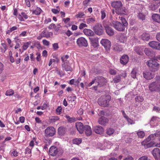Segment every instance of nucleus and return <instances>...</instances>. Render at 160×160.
Listing matches in <instances>:
<instances>
[{
	"label": "nucleus",
	"mask_w": 160,
	"mask_h": 160,
	"mask_svg": "<svg viewBox=\"0 0 160 160\" xmlns=\"http://www.w3.org/2000/svg\"><path fill=\"white\" fill-rule=\"evenodd\" d=\"M122 23L120 22L113 21L110 23L111 26L113 27L117 30L122 31L125 30V27L128 25V23L125 19L122 17L121 19Z\"/></svg>",
	"instance_id": "f257e3e1"
},
{
	"label": "nucleus",
	"mask_w": 160,
	"mask_h": 160,
	"mask_svg": "<svg viewBox=\"0 0 160 160\" xmlns=\"http://www.w3.org/2000/svg\"><path fill=\"white\" fill-rule=\"evenodd\" d=\"M146 64L149 68L150 71L152 72L157 71L160 67V64L154 59L148 60L146 62Z\"/></svg>",
	"instance_id": "f03ea898"
},
{
	"label": "nucleus",
	"mask_w": 160,
	"mask_h": 160,
	"mask_svg": "<svg viewBox=\"0 0 160 160\" xmlns=\"http://www.w3.org/2000/svg\"><path fill=\"white\" fill-rule=\"evenodd\" d=\"M111 99V96L109 95L102 96L98 98V103L99 105L102 107H108L109 105V102Z\"/></svg>",
	"instance_id": "7ed1b4c3"
},
{
	"label": "nucleus",
	"mask_w": 160,
	"mask_h": 160,
	"mask_svg": "<svg viewBox=\"0 0 160 160\" xmlns=\"http://www.w3.org/2000/svg\"><path fill=\"white\" fill-rule=\"evenodd\" d=\"M96 82L97 83L96 86L93 87V88L96 90H97L98 88H100L104 86L107 82V80L103 77L99 76L95 78Z\"/></svg>",
	"instance_id": "20e7f679"
},
{
	"label": "nucleus",
	"mask_w": 160,
	"mask_h": 160,
	"mask_svg": "<svg viewBox=\"0 0 160 160\" xmlns=\"http://www.w3.org/2000/svg\"><path fill=\"white\" fill-rule=\"evenodd\" d=\"M153 135H150L147 139L142 142V145L144 146V147L146 148L154 146H156V144H155L153 141L150 142V141L152 139V137H153Z\"/></svg>",
	"instance_id": "39448f33"
},
{
	"label": "nucleus",
	"mask_w": 160,
	"mask_h": 160,
	"mask_svg": "<svg viewBox=\"0 0 160 160\" xmlns=\"http://www.w3.org/2000/svg\"><path fill=\"white\" fill-rule=\"evenodd\" d=\"M102 25L104 27L107 34L109 36H112L114 35V32L113 29L109 26L111 25L108 22L104 21L102 22Z\"/></svg>",
	"instance_id": "423d86ee"
},
{
	"label": "nucleus",
	"mask_w": 160,
	"mask_h": 160,
	"mask_svg": "<svg viewBox=\"0 0 160 160\" xmlns=\"http://www.w3.org/2000/svg\"><path fill=\"white\" fill-rule=\"evenodd\" d=\"M148 88L151 92H158L160 90V82L157 81L152 82L150 84Z\"/></svg>",
	"instance_id": "0eeeda50"
},
{
	"label": "nucleus",
	"mask_w": 160,
	"mask_h": 160,
	"mask_svg": "<svg viewBox=\"0 0 160 160\" xmlns=\"http://www.w3.org/2000/svg\"><path fill=\"white\" fill-rule=\"evenodd\" d=\"M56 133L55 129L52 127H48L45 131V136L46 137L53 136Z\"/></svg>",
	"instance_id": "6e6552de"
},
{
	"label": "nucleus",
	"mask_w": 160,
	"mask_h": 160,
	"mask_svg": "<svg viewBox=\"0 0 160 160\" xmlns=\"http://www.w3.org/2000/svg\"><path fill=\"white\" fill-rule=\"evenodd\" d=\"M77 43L78 46L80 47H86L88 46V42L85 38L81 37L79 38L77 40Z\"/></svg>",
	"instance_id": "1a4fd4ad"
},
{
	"label": "nucleus",
	"mask_w": 160,
	"mask_h": 160,
	"mask_svg": "<svg viewBox=\"0 0 160 160\" xmlns=\"http://www.w3.org/2000/svg\"><path fill=\"white\" fill-rule=\"evenodd\" d=\"M93 30L96 34L99 35H102L103 33V28L100 24H97L93 27Z\"/></svg>",
	"instance_id": "9d476101"
},
{
	"label": "nucleus",
	"mask_w": 160,
	"mask_h": 160,
	"mask_svg": "<svg viewBox=\"0 0 160 160\" xmlns=\"http://www.w3.org/2000/svg\"><path fill=\"white\" fill-rule=\"evenodd\" d=\"M160 6V1L159 0L154 1L149 6L150 10L155 11Z\"/></svg>",
	"instance_id": "9b49d317"
},
{
	"label": "nucleus",
	"mask_w": 160,
	"mask_h": 160,
	"mask_svg": "<svg viewBox=\"0 0 160 160\" xmlns=\"http://www.w3.org/2000/svg\"><path fill=\"white\" fill-rule=\"evenodd\" d=\"M143 75L144 78L148 80L152 79L154 77V74L148 71H145L143 72Z\"/></svg>",
	"instance_id": "f8f14e48"
},
{
	"label": "nucleus",
	"mask_w": 160,
	"mask_h": 160,
	"mask_svg": "<svg viewBox=\"0 0 160 160\" xmlns=\"http://www.w3.org/2000/svg\"><path fill=\"white\" fill-rule=\"evenodd\" d=\"M142 11L141 12H138L137 15V17L139 19L143 21L145 20L146 17L147 15L148 12L146 10L143 12Z\"/></svg>",
	"instance_id": "ddd939ff"
},
{
	"label": "nucleus",
	"mask_w": 160,
	"mask_h": 160,
	"mask_svg": "<svg viewBox=\"0 0 160 160\" xmlns=\"http://www.w3.org/2000/svg\"><path fill=\"white\" fill-rule=\"evenodd\" d=\"M91 45L94 48L97 47L98 46V38L96 37H90L89 38Z\"/></svg>",
	"instance_id": "4468645a"
},
{
	"label": "nucleus",
	"mask_w": 160,
	"mask_h": 160,
	"mask_svg": "<svg viewBox=\"0 0 160 160\" xmlns=\"http://www.w3.org/2000/svg\"><path fill=\"white\" fill-rule=\"evenodd\" d=\"M101 43L106 49H109L111 47V42L108 39H102Z\"/></svg>",
	"instance_id": "2eb2a0df"
},
{
	"label": "nucleus",
	"mask_w": 160,
	"mask_h": 160,
	"mask_svg": "<svg viewBox=\"0 0 160 160\" xmlns=\"http://www.w3.org/2000/svg\"><path fill=\"white\" fill-rule=\"evenodd\" d=\"M152 153L156 160H160V150L159 149L154 148Z\"/></svg>",
	"instance_id": "dca6fc26"
},
{
	"label": "nucleus",
	"mask_w": 160,
	"mask_h": 160,
	"mask_svg": "<svg viewBox=\"0 0 160 160\" xmlns=\"http://www.w3.org/2000/svg\"><path fill=\"white\" fill-rule=\"evenodd\" d=\"M93 130L95 133L98 134L102 133L104 131L102 127L99 125L93 127Z\"/></svg>",
	"instance_id": "f3484780"
},
{
	"label": "nucleus",
	"mask_w": 160,
	"mask_h": 160,
	"mask_svg": "<svg viewBox=\"0 0 160 160\" xmlns=\"http://www.w3.org/2000/svg\"><path fill=\"white\" fill-rule=\"evenodd\" d=\"M115 12L118 14H127V10L125 7H121L118 9H116Z\"/></svg>",
	"instance_id": "a211bd4d"
},
{
	"label": "nucleus",
	"mask_w": 160,
	"mask_h": 160,
	"mask_svg": "<svg viewBox=\"0 0 160 160\" xmlns=\"http://www.w3.org/2000/svg\"><path fill=\"white\" fill-rule=\"evenodd\" d=\"M98 122L101 125L106 126L108 122V120L106 117H102L99 118Z\"/></svg>",
	"instance_id": "6ab92c4d"
},
{
	"label": "nucleus",
	"mask_w": 160,
	"mask_h": 160,
	"mask_svg": "<svg viewBox=\"0 0 160 160\" xmlns=\"http://www.w3.org/2000/svg\"><path fill=\"white\" fill-rule=\"evenodd\" d=\"M77 130L80 133H82L84 131L83 125L81 122H77L75 124Z\"/></svg>",
	"instance_id": "aec40b11"
},
{
	"label": "nucleus",
	"mask_w": 160,
	"mask_h": 160,
	"mask_svg": "<svg viewBox=\"0 0 160 160\" xmlns=\"http://www.w3.org/2000/svg\"><path fill=\"white\" fill-rule=\"evenodd\" d=\"M57 148L54 146H52L49 149V153L52 156H55L58 152Z\"/></svg>",
	"instance_id": "412c9836"
},
{
	"label": "nucleus",
	"mask_w": 160,
	"mask_h": 160,
	"mask_svg": "<svg viewBox=\"0 0 160 160\" xmlns=\"http://www.w3.org/2000/svg\"><path fill=\"white\" fill-rule=\"evenodd\" d=\"M129 61V57L127 55H123L121 57L120 59L121 63L123 65H125Z\"/></svg>",
	"instance_id": "4be33fe9"
},
{
	"label": "nucleus",
	"mask_w": 160,
	"mask_h": 160,
	"mask_svg": "<svg viewBox=\"0 0 160 160\" xmlns=\"http://www.w3.org/2000/svg\"><path fill=\"white\" fill-rule=\"evenodd\" d=\"M53 33L51 32H48L46 29L44 30L41 33V35L43 37L47 38H49L52 36Z\"/></svg>",
	"instance_id": "5701e85b"
},
{
	"label": "nucleus",
	"mask_w": 160,
	"mask_h": 160,
	"mask_svg": "<svg viewBox=\"0 0 160 160\" xmlns=\"http://www.w3.org/2000/svg\"><path fill=\"white\" fill-rule=\"evenodd\" d=\"M111 5L113 7L118 9L122 7V4L121 1H116L112 2Z\"/></svg>",
	"instance_id": "b1692460"
},
{
	"label": "nucleus",
	"mask_w": 160,
	"mask_h": 160,
	"mask_svg": "<svg viewBox=\"0 0 160 160\" xmlns=\"http://www.w3.org/2000/svg\"><path fill=\"white\" fill-rule=\"evenodd\" d=\"M144 52L145 54L148 56L152 57L155 55L154 52L150 48H145Z\"/></svg>",
	"instance_id": "393cba45"
},
{
	"label": "nucleus",
	"mask_w": 160,
	"mask_h": 160,
	"mask_svg": "<svg viewBox=\"0 0 160 160\" xmlns=\"http://www.w3.org/2000/svg\"><path fill=\"white\" fill-rule=\"evenodd\" d=\"M84 130L87 136L90 135L92 133V131L91 127L88 125L84 126Z\"/></svg>",
	"instance_id": "a878e982"
},
{
	"label": "nucleus",
	"mask_w": 160,
	"mask_h": 160,
	"mask_svg": "<svg viewBox=\"0 0 160 160\" xmlns=\"http://www.w3.org/2000/svg\"><path fill=\"white\" fill-rule=\"evenodd\" d=\"M152 18L155 22L160 23V15L158 14H153L152 16Z\"/></svg>",
	"instance_id": "bb28decb"
},
{
	"label": "nucleus",
	"mask_w": 160,
	"mask_h": 160,
	"mask_svg": "<svg viewBox=\"0 0 160 160\" xmlns=\"http://www.w3.org/2000/svg\"><path fill=\"white\" fill-rule=\"evenodd\" d=\"M140 38L143 40L148 41L150 39V37L149 33L145 32L143 33Z\"/></svg>",
	"instance_id": "cd10ccee"
},
{
	"label": "nucleus",
	"mask_w": 160,
	"mask_h": 160,
	"mask_svg": "<svg viewBox=\"0 0 160 160\" xmlns=\"http://www.w3.org/2000/svg\"><path fill=\"white\" fill-rule=\"evenodd\" d=\"M118 39L120 42L124 43L126 41L127 37L125 35L121 34L118 36Z\"/></svg>",
	"instance_id": "c85d7f7f"
},
{
	"label": "nucleus",
	"mask_w": 160,
	"mask_h": 160,
	"mask_svg": "<svg viewBox=\"0 0 160 160\" xmlns=\"http://www.w3.org/2000/svg\"><path fill=\"white\" fill-rule=\"evenodd\" d=\"M83 32L86 35L89 36H92L94 35V33L92 30L86 28L83 30Z\"/></svg>",
	"instance_id": "c756f323"
},
{
	"label": "nucleus",
	"mask_w": 160,
	"mask_h": 160,
	"mask_svg": "<svg viewBox=\"0 0 160 160\" xmlns=\"http://www.w3.org/2000/svg\"><path fill=\"white\" fill-rule=\"evenodd\" d=\"M66 63V62H65L62 64L63 69L65 70L66 71H72V68L70 66L68 65Z\"/></svg>",
	"instance_id": "7c9ffc66"
},
{
	"label": "nucleus",
	"mask_w": 160,
	"mask_h": 160,
	"mask_svg": "<svg viewBox=\"0 0 160 160\" xmlns=\"http://www.w3.org/2000/svg\"><path fill=\"white\" fill-rule=\"evenodd\" d=\"M66 132V129L64 127H61L58 128V134L60 136L64 135Z\"/></svg>",
	"instance_id": "2f4dec72"
},
{
	"label": "nucleus",
	"mask_w": 160,
	"mask_h": 160,
	"mask_svg": "<svg viewBox=\"0 0 160 160\" xmlns=\"http://www.w3.org/2000/svg\"><path fill=\"white\" fill-rule=\"evenodd\" d=\"M158 44V42L155 41H151L149 43V45L150 47L156 49L157 47L156 45H157Z\"/></svg>",
	"instance_id": "473e14b6"
},
{
	"label": "nucleus",
	"mask_w": 160,
	"mask_h": 160,
	"mask_svg": "<svg viewBox=\"0 0 160 160\" xmlns=\"http://www.w3.org/2000/svg\"><path fill=\"white\" fill-rule=\"evenodd\" d=\"M114 132L115 130L114 129L109 128L107 129L106 133L108 135L110 136L114 133Z\"/></svg>",
	"instance_id": "72a5a7b5"
},
{
	"label": "nucleus",
	"mask_w": 160,
	"mask_h": 160,
	"mask_svg": "<svg viewBox=\"0 0 160 160\" xmlns=\"http://www.w3.org/2000/svg\"><path fill=\"white\" fill-rule=\"evenodd\" d=\"M69 57V56L68 55L63 56L61 57V60L63 63L66 62V63H68L69 61H67V60Z\"/></svg>",
	"instance_id": "f704fd0d"
},
{
	"label": "nucleus",
	"mask_w": 160,
	"mask_h": 160,
	"mask_svg": "<svg viewBox=\"0 0 160 160\" xmlns=\"http://www.w3.org/2000/svg\"><path fill=\"white\" fill-rule=\"evenodd\" d=\"M121 80V77L120 75H117L113 78V81L114 83H118Z\"/></svg>",
	"instance_id": "c9c22d12"
},
{
	"label": "nucleus",
	"mask_w": 160,
	"mask_h": 160,
	"mask_svg": "<svg viewBox=\"0 0 160 160\" xmlns=\"http://www.w3.org/2000/svg\"><path fill=\"white\" fill-rule=\"evenodd\" d=\"M137 134L139 138H142L145 135V133L142 131H138L137 132Z\"/></svg>",
	"instance_id": "e433bc0d"
},
{
	"label": "nucleus",
	"mask_w": 160,
	"mask_h": 160,
	"mask_svg": "<svg viewBox=\"0 0 160 160\" xmlns=\"http://www.w3.org/2000/svg\"><path fill=\"white\" fill-rule=\"evenodd\" d=\"M41 11L40 8H37L34 11H33L32 13L36 15H39L40 14Z\"/></svg>",
	"instance_id": "4c0bfd02"
},
{
	"label": "nucleus",
	"mask_w": 160,
	"mask_h": 160,
	"mask_svg": "<svg viewBox=\"0 0 160 160\" xmlns=\"http://www.w3.org/2000/svg\"><path fill=\"white\" fill-rule=\"evenodd\" d=\"M135 101L136 102H142L143 100V98L142 96H138L135 98Z\"/></svg>",
	"instance_id": "58836bf2"
},
{
	"label": "nucleus",
	"mask_w": 160,
	"mask_h": 160,
	"mask_svg": "<svg viewBox=\"0 0 160 160\" xmlns=\"http://www.w3.org/2000/svg\"><path fill=\"white\" fill-rule=\"evenodd\" d=\"M31 43V42L24 43V44L22 46L23 50H26L28 47L29 45Z\"/></svg>",
	"instance_id": "ea45409f"
},
{
	"label": "nucleus",
	"mask_w": 160,
	"mask_h": 160,
	"mask_svg": "<svg viewBox=\"0 0 160 160\" xmlns=\"http://www.w3.org/2000/svg\"><path fill=\"white\" fill-rule=\"evenodd\" d=\"M73 143L77 145L79 144L81 142V140L78 138H75L73 140Z\"/></svg>",
	"instance_id": "a19ab883"
},
{
	"label": "nucleus",
	"mask_w": 160,
	"mask_h": 160,
	"mask_svg": "<svg viewBox=\"0 0 160 160\" xmlns=\"http://www.w3.org/2000/svg\"><path fill=\"white\" fill-rule=\"evenodd\" d=\"M137 70L136 69H133L131 73V76L133 78H136V74Z\"/></svg>",
	"instance_id": "79ce46f5"
},
{
	"label": "nucleus",
	"mask_w": 160,
	"mask_h": 160,
	"mask_svg": "<svg viewBox=\"0 0 160 160\" xmlns=\"http://www.w3.org/2000/svg\"><path fill=\"white\" fill-rule=\"evenodd\" d=\"M85 14L83 12H80L78 14H76L75 17L77 18H81L83 17Z\"/></svg>",
	"instance_id": "37998d69"
},
{
	"label": "nucleus",
	"mask_w": 160,
	"mask_h": 160,
	"mask_svg": "<svg viewBox=\"0 0 160 160\" xmlns=\"http://www.w3.org/2000/svg\"><path fill=\"white\" fill-rule=\"evenodd\" d=\"M114 48L115 50L117 51H120L122 50L121 46L117 44L114 46Z\"/></svg>",
	"instance_id": "c03bdc74"
},
{
	"label": "nucleus",
	"mask_w": 160,
	"mask_h": 160,
	"mask_svg": "<svg viewBox=\"0 0 160 160\" xmlns=\"http://www.w3.org/2000/svg\"><path fill=\"white\" fill-rule=\"evenodd\" d=\"M59 119V118L58 116H52L50 118L51 121L53 122H55Z\"/></svg>",
	"instance_id": "a18cd8bd"
},
{
	"label": "nucleus",
	"mask_w": 160,
	"mask_h": 160,
	"mask_svg": "<svg viewBox=\"0 0 160 160\" xmlns=\"http://www.w3.org/2000/svg\"><path fill=\"white\" fill-rule=\"evenodd\" d=\"M153 135V137H152V139H154L155 137H157L160 136V131H157L154 134H151Z\"/></svg>",
	"instance_id": "49530a36"
},
{
	"label": "nucleus",
	"mask_w": 160,
	"mask_h": 160,
	"mask_svg": "<svg viewBox=\"0 0 160 160\" xmlns=\"http://www.w3.org/2000/svg\"><path fill=\"white\" fill-rule=\"evenodd\" d=\"M14 93L13 91L12 90H9L6 91V95L7 96H11Z\"/></svg>",
	"instance_id": "de8ad7c7"
},
{
	"label": "nucleus",
	"mask_w": 160,
	"mask_h": 160,
	"mask_svg": "<svg viewBox=\"0 0 160 160\" xmlns=\"http://www.w3.org/2000/svg\"><path fill=\"white\" fill-rule=\"evenodd\" d=\"M135 51L136 52L138 55H142L143 54V53L141 50L139 48H137L135 49Z\"/></svg>",
	"instance_id": "09e8293b"
},
{
	"label": "nucleus",
	"mask_w": 160,
	"mask_h": 160,
	"mask_svg": "<svg viewBox=\"0 0 160 160\" xmlns=\"http://www.w3.org/2000/svg\"><path fill=\"white\" fill-rule=\"evenodd\" d=\"M95 21V19L93 18H90L86 20L87 23L88 24L90 23L91 22H93Z\"/></svg>",
	"instance_id": "8fccbe9b"
},
{
	"label": "nucleus",
	"mask_w": 160,
	"mask_h": 160,
	"mask_svg": "<svg viewBox=\"0 0 160 160\" xmlns=\"http://www.w3.org/2000/svg\"><path fill=\"white\" fill-rule=\"evenodd\" d=\"M34 44L35 47H37V48L38 49H39L41 48V47L39 42L37 41V42H34Z\"/></svg>",
	"instance_id": "3c124183"
},
{
	"label": "nucleus",
	"mask_w": 160,
	"mask_h": 160,
	"mask_svg": "<svg viewBox=\"0 0 160 160\" xmlns=\"http://www.w3.org/2000/svg\"><path fill=\"white\" fill-rule=\"evenodd\" d=\"M101 13V19H103L106 16V13L105 12V11L104 10H102Z\"/></svg>",
	"instance_id": "603ef678"
},
{
	"label": "nucleus",
	"mask_w": 160,
	"mask_h": 160,
	"mask_svg": "<svg viewBox=\"0 0 160 160\" xmlns=\"http://www.w3.org/2000/svg\"><path fill=\"white\" fill-rule=\"evenodd\" d=\"M66 118L68 119V121L71 122H74L75 118H70L69 116L66 115Z\"/></svg>",
	"instance_id": "864d4df0"
},
{
	"label": "nucleus",
	"mask_w": 160,
	"mask_h": 160,
	"mask_svg": "<svg viewBox=\"0 0 160 160\" xmlns=\"http://www.w3.org/2000/svg\"><path fill=\"white\" fill-rule=\"evenodd\" d=\"M88 26L87 25H86V24L84 23H81L79 26V28L80 29H82L83 28L87 27Z\"/></svg>",
	"instance_id": "5fc2aeb1"
},
{
	"label": "nucleus",
	"mask_w": 160,
	"mask_h": 160,
	"mask_svg": "<svg viewBox=\"0 0 160 160\" xmlns=\"http://www.w3.org/2000/svg\"><path fill=\"white\" fill-rule=\"evenodd\" d=\"M56 111L58 114H60L62 111V108L61 106H59L56 109Z\"/></svg>",
	"instance_id": "6e6d98bb"
},
{
	"label": "nucleus",
	"mask_w": 160,
	"mask_h": 160,
	"mask_svg": "<svg viewBox=\"0 0 160 160\" xmlns=\"http://www.w3.org/2000/svg\"><path fill=\"white\" fill-rule=\"evenodd\" d=\"M117 72V71L113 69H111L109 70V73L111 75H115Z\"/></svg>",
	"instance_id": "4d7b16f0"
},
{
	"label": "nucleus",
	"mask_w": 160,
	"mask_h": 160,
	"mask_svg": "<svg viewBox=\"0 0 160 160\" xmlns=\"http://www.w3.org/2000/svg\"><path fill=\"white\" fill-rule=\"evenodd\" d=\"M153 110L157 112H160V108L158 107L155 106L153 108Z\"/></svg>",
	"instance_id": "13d9d810"
},
{
	"label": "nucleus",
	"mask_w": 160,
	"mask_h": 160,
	"mask_svg": "<svg viewBox=\"0 0 160 160\" xmlns=\"http://www.w3.org/2000/svg\"><path fill=\"white\" fill-rule=\"evenodd\" d=\"M42 42L44 45L47 46H48L49 45V42L46 40H43Z\"/></svg>",
	"instance_id": "bf43d9fd"
},
{
	"label": "nucleus",
	"mask_w": 160,
	"mask_h": 160,
	"mask_svg": "<svg viewBox=\"0 0 160 160\" xmlns=\"http://www.w3.org/2000/svg\"><path fill=\"white\" fill-rule=\"evenodd\" d=\"M53 49L55 50L58 48V43H55L53 44Z\"/></svg>",
	"instance_id": "052dcab7"
},
{
	"label": "nucleus",
	"mask_w": 160,
	"mask_h": 160,
	"mask_svg": "<svg viewBox=\"0 0 160 160\" xmlns=\"http://www.w3.org/2000/svg\"><path fill=\"white\" fill-rule=\"evenodd\" d=\"M3 64L0 62V74L2 73L3 70Z\"/></svg>",
	"instance_id": "680f3d73"
},
{
	"label": "nucleus",
	"mask_w": 160,
	"mask_h": 160,
	"mask_svg": "<svg viewBox=\"0 0 160 160\" xmlns=\"http://www.w3.org/2000/svg\"><path fill=\"white\" fill-rule=\"evenodd\" d=\"M128 122L130 124H132L133 123V121L131 119L128 117L126 118Z\"/></svg>",
	"instance_id": "e2e57ef3"
},
{
	"label": "nucleus",
	"mask_w": 160,
	"mask_h": 160,
	"mask_svg": "<svg viewBox=\"0 0 160 160\" xmlns=\"http://www.w3.org/2000/svg\"><path fill=\"white\" fill-rule=\"evenodd\" d=\"M77 113L80 115H82L83 114V110L82 108H80L77 111Z\"/></svg>",
	"instance_id": "0e129e2a"
},
{
	"label": "nucleus",
	"mask_w": 160,
	"mask_h": 160,
	"mask_svg": "<svg viewBox=\"0 0 160 160\" xmlns=\"http://www.w3.org/2000/svg\"><path fill=\"white\" fill-rule=\"evenodd\" d=\"M48 107V105L46 103H44L43 105L42 106L41 109L42 110L46 109Z\"/></svg>",
	"instance_id": "69168bd1"
},
{
	"label": "nucleus",
	"mask_w": 160,
	"mask_h": 160,
	"mask_svg": "<svg viewBox=\"0 0 160 160\" xmlns=\"http://www.w3.org/2000/svg\"><path fill=\"white\" fill-rule=\"evenodd\" d=\"M36 54L37 55L36 58V59L38 61H39L41 60L40 54L38 52H37L36 53Z\"/></svg>",
	"instance_id": "338daca9"
},
{
	"label": "nucleus",
	"mask_w": 160,
	"mask_h": 160,
	"mask_svg": "<svg viewBox=\"0 0 160 160\" xmlns=\"http://www.w3.org/2000/svg\"><path fill=\"white\" fill-rule=\"evenodd\" d=\"M156 38L157 40L160 42V33H158L157 34Z\"/></svg>",
	"instance_id": "774afa93"
}]
</instances>
